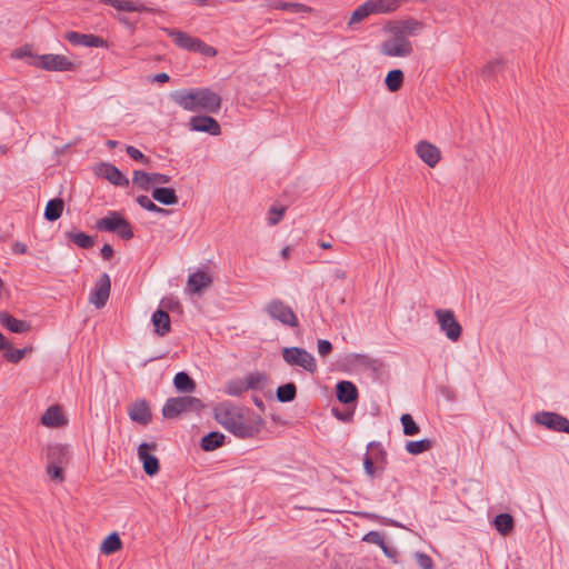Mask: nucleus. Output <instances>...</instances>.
I'll return each mask as SVG.
<instances>
[{
	"label": "nucleus",
	"instance_id": "f257e3e1",
	"mask_svg": "<svg viewBox=\"0 0 569 569\" xmlns=\"http://www.w3.org/2000/svg\"><path fill=\"white\" fill-rule=\"evenodd\" d=\"M213 416L218 423L241 439L256 437L264 425L259 415L228 401L218 403Z\"/></svg>",
	"mask_w": 569,
	"mask_h": 569
},
{
	"label": "nucleus",
	"instance_id": "f03ea898",
	"mask_svg": "<svg viewBox=\"0 0 569 569\" xmlns=\"http://www.w3.org/2000/svg\"><path fill=\"white\" fill-rule=\"evenodd\" d=\"M171 97L179 107L191 112L216 113L221 107L220 96L209 88L178 90Z\"/></svg>",
	"mask_w": 569,
	"mask_h": 569
},
{
	"label": "nucleus",
	"instance_id": "7ed1b4c3",
	"mask_svg": "<svg viewBox=\"0 0 569 569\" xmlns=\"http://www.w3.org/2000/svg\"><path fill=\"white\" fill-rule=\"evenodd\" d=\"M388 37L379 44V52L388 58H408L413 53V43L390 26L386 27Z\"/></svg>",
	"mask_w": 569,
	"mask_h": 569
},
{
	"label": "nucleus",
	"instance_id": "20e7f679",
	"mask_svg": "<svg viewBox=\"0 0 569 569\" xmlns=\"http://www.w3.org/2000/svg\"><path fill=\"white\" fill-rule=\"evenodd\" d=\"M163 31L170 38H172L174 44L181 49L192 51V52H198L206 57L217 56V50L213 47H211V46L207 44L206 42H203L202 40H200L199 38H194V37L190 36L189 33L177 30V29L163 28Z\"/></svg>",
	"mask_w": 569,
	"mask_h": 569
},
{
	"label": "nucleus",
	"instance_id": "39448f33",
	"mask_svg": "<svg viewBox=\"0 0 569 569\" xmlns=\"http://www.w3.org/2000/svg\"><path fill=\"white\" fill-rule=\"evenodd\" d=\"M202 408L203 405L200 399L191 396H182L168 399L162 408V415L164 418L173 419L183 412L199 411Z\"/></svg>",
	"mask_w": 569,
	"mask_h": 569
},
{
	"label": "nucleus",
	"instance_id": "423d86ee",
	"mask_svg": "<svg viewBox=\"0 0 569 569\" xmlns=\"http://www.w3.org/2000/svg\"><path fill=\"white\" fill-rule=\"evenodd\" d=\"M282 358L289 366L303 368L306 371L313 373L317 370L315 357L306 349L299 347H284L281 350Z\"/></svg>",
	"mask_w": 569,
	"mask_h": 569
},
{
	"label": "nucleus",
	"instance_id": "0eeeda50",
	"mask_svg": "<svg viewBox=\"0 0 569 569\" xmlns=\"http://www.w3.org/2000/svg\"><path fill=\"white\" fill-rule=\"evenodd\" d=\"M30 66L47 71H70L76 69V64L63 54H40L34 61L29 62Z\"/></svg>",
	"mask_w": 569,
	"mask_h": 569
},
{
	"label": "nucleus",
	"instance_id": "6e6552de",
	"mask_svg": "<svg viewBox=\"0 0 569 569\" xmlns=\"http://www.w3.org/2000/svg\"><path fill=\"white\" fill-rule=\"evenodd\" d=\"M435 317L440 327V330L449 340L456 342L460 339L462 335V327L456 319L452 310L437 309L435 310Z\"/></svg>",
	"mask_w": 569,
	"mask_h": 569
},
{
	"label": "nucleus",
	"instance_id": "1a4fd4ad",
	"mask_svg": "<svg viewBox=\"0 0 569 569\" xmlns=\"http://www.w3.org/2000/svg\"><path fill=\"white\" fill-rule=\"evenodd\" d=\"M266 312L270 318L281 322L283 326L297 327L298 318L291 307L280 300H272L266 306Z\"/></svg>",
	"mask_w": 569,
	"mask_h": 569
},
{
	"label": "nucleus",
	"instance_id": "9d476101",
	"mask_svg": "<svg viewBox=\"0 0 569 569\" xmlns=\"http://www.w3.org/2000/svg\"><path fill=\"white\" fill-rule=\"evenodd\" d=\"M158 445L156 442H142L138 447V458L142 462L144 472L152 477L160 470L159 459L153 455Z\"/></svg>",
	"mask_w": 569,
	"mask_h": 569
},
{
	"label": "nucleus",
	"instance_id": "9b49d317",
	"mask_svg": "<svg viewBox=\"0 0 569 569\" xmlns=\"http://www.w3.org/2000/svg\"><path fill=\"white\" fill-rule=\"evenodd\" d=\"M171 181V177L163 173H148L141 170L133 171L132 182L142 190L159 188L158 186L167 184Z\"/></svg>",
	"mask_w": 569,
	"mask_h": 569
},
{
	"label": "nucleus",
	"instance_id": "f8f14e48",
	"mask_svg": "<svg viewBox=\"0 0 569 569\" xmlns=\"http://www.w3.org/2000/svg\"><path fill=\"white\" fill-rule=\"evenodd\" d=\"M533 420L552 431L569 433V420L559 413L541 411L535 415Z\"/></svg>",
	"mask_w": 569,
	"mask_h": 569
},
{
	"label": "nucleus",
	"instance_id": "ddd939ff",
	"mask_svg": "<svg viewBox=\"0 0 569 569\" xmlns=\"http://www.w3.org/2000/svg\"><path fill=\"white\" fill-rule=\"evenodd\" d=\"M415 151L419 159L429 168H436L442 158L440 149L427 140L419 141L415 147Z\"/></svg>",
	"mask_w": 569,
	"mask_h": 569
},
{
	"label": "nucleus",
	"instance_id": "4468645a",
	"mask_svg": "<svg viewBox=\"0 0 569 569\" xmlns=\"http://www.w3.org/2000/svg\"><path fill=\"white\" fill-rule=\"evenodd\" d=\"M110 277L107 273H103L94 283L89 298L90 303L98 309L104 307L110 296Z\"/></svg>",
	"mask_w": 569,
	"mask_h": 569
},
{
	"label": "nucleus",
	"instance_id": "2eb2a0df",
	"mask_svg": "<svg viewBox=\"0 0 569 569\" xmlns=\"http://www.w3.org/2000/svg\"><path fill=\"white\" fill-rule=\"evenodd\" d=\"M212 276L206 270H197L189 274L186 290L189 293H201L212 284Z\"/></svg>",
	"mask_w": 569,
	"mask_h": 569
},
{
	"label": "nucleus",
	"instance_id": "dca6fc26",
	"mask_svg": "<svg viewBox=\"0 0 569 569\" xmlns=\"http://www.w3.org/2000/svg\"><path fill=\"white\" fill-rule=\"evenodd\" d=\"M189 126L192 131L207 132L212 136H218L221 132L218 121L209 116L192 117Z\"/></svg>",
	"mask_w": 569,
	"mask_h": 569
},
{
	"label": "nucleus",
	"instance_id": "f3484780",
	"mask_svg": "<svg viewBox=\"0 0 569 569\" xmlns=\"http://www.w3.org/2000/svg\"><path fill=\"white\" fill-rule=\"evenodd\" d=\"M41 423L48 428H61L68 425V419L60 406L49 407L41 417Z\"/></svg>",
	"mask_w": 569,
	"mask_h": 569
},
{
	"label": "nucleus",
	"instance_id": "a211bd4d",
	"mask_svg": "<svg viewBox=\"0 0 569 569\" xmlns=\"http://www.w3.org/2000/svg\"><path fill=\"white\" fill-rule=\"evenodd\" d=\"M389 26L393 30L399 32V34H401L402 37H406L408 39H409V37H415L417 34H419L425 29L423 22H421L417 19H413V18L400 20V21L390 23Z\"/></svg>",
	"mask_w": 569,
	"mask_h": 569
},
{
	"label": "nucleus",
	"instance_id": "6ab92c4d",
	"mask_svg": "<svg viewBox=\"0 0 569 569\" xmlns=\"http://www.w3.org/2000/svg\"><path fill=\"white\" fill-rule=\"evenodd\" d=\"M97 174L106 178L109 182L114 186H129V180L122 174V172L111 163H101L97 168Z\"/></svg>",
	"mask_w": 569,
	"mask_h": 569
},
{
	"label": "nucleus",
	"instance_id": "aec40b11",
	"mask_svg": "<svg viewBox=\"0 0 569 569\" xmlns=\"http://www.w3.org/2000/svg\"><path fill=\"white\" fill-rule=\"evenodd\" d=\"M130 419L140 425H148L151 421V412L144 400H137L128 408Z\"/></svg>",
	"mask_w": 569,
	"mask_h": 569
},
{
	"label": "nucleus",
	"instance_id": "412c9836",
	"mask_svg": "<svg viewBox=\"0 0 569 569\" xmlns=\"http://www.w3.org/2000/svg\"><path fill=\"white\" fill-rule=\"evenodd\" d=\"M0 325L13 333H26L31 330L29 322L11 316L8 311H0Z\"/></svg>",
	"mask_w": 569,
	"mask_h": 569
},
{
	"label": "nucleus",
	"instance_id": "4be33fe9",
	"mask_svg": "<svg viewBox=\"0 0 569 569\" xmlns=\"http://www.w3.org/2000/svg\"><path fill=\"white\" fill-rule=\"evenodd\" d=\"M66 39L72 44H80L84 47H106V41L94 34H83L74 31H70L66 34Z\"/></svg>",
	"mask_w": 569,
	"mask_h": 569
},
{
	"label": "nucleus",
	"instance_id": "5701e85b",
	"mask_svg": "<svg viewBox=\"0 0 569 569\" xmlns=\"http://www.w3.org/2000/svg\"><path fill=\"white\" fill-rule=\"evenodd\" d=\"M101 3L111 6L118 11L123 12H147L152 11V9L146 7L143 3L139 1L132 0H99Z\"/></svg>",
	"mask_w": 569,
	"mask_h": 569
},
{
	"label": "nucleus",
	"instance_id": "b1692460",
	"mask_svg": "<svg viewBox=\"0 0 569 569\" xmlns=\"http://www.w3.org/2000/svg\"><path fill=\"white\" fill-rule=\"evenodd\" d=\"M70 452L66 445H52L48 447L47 460L49 463L67 466L69 462Z\"/></svg>",
	"mask_w": 569,
	"mask_h": 569
},
{
	"label": "nucleus",
	"instance_id": "393cba45",
	"mask_svg": "<svg viewBox=\"0 0 569 569\" xmlns=\"http://www.w3.org/2000/svg\"><path fill=\"white\" fill-rule=\"evenodd\" d=\"M151 321L154 327V332L158 336L163 337L169 333L171 329V321L168 312L161 309L157 310L153 312Z\"/></svg>",
	"mask_w": 569,
	"mask_h": 569
},
{
	"label": "nucleus",
	"instance_id": "a878e982",
	"mask_svg": "<svg viewBox=\"0 0 569 569\" xmlns=\"http://www.w3.org/2000/svg\"><path fill=\"white\" fill-rule=\"evenodd\" d=\"M408 0H368L370 9L373 13H390L396 11L401 3Z\"/></svg>",
	"mask_w": 569,
	"mask_h": 569
},
{
	"label": "nucleus",
	"instance_id": "bb28decb",
	"mask_svg": "<svg viewBox=\"0 0 569 569\" xmlns=\"http://www.w3.org/2000/svg\"><path fill=\"white\" fill-rule=\"evenodd\" d=\"M358 397L356 386L350 381H340L337 385V398L342 403H350Z\"/></svg>",
	"mask_w": 569,
	"mask_h": 569
},
{
	"label": "nucleus",
	"instance_id": "cd10ccee",
	"mask_svg": "<svg viewBox=\"0 0 569 569\" xmlns=\"http://www.w3.org/2000/svg\"><path fill=\"white\" fill-rule=\"evenodd\" d=\"M152 198L166 206L178 203V197L172 188H154L152 190Z\"/></svg>",
	"mask_w": 569,
	"mask_h": 569
},
{
	"label": "nucleus",
	"instance_id": "c85d7f7f",
	"mask_svg": "<svg viewBox=\"0 0 569 569\" xmlns=\"http://www.w3.org/2000/svg\"><path fill=\"white\" fill-rule=\"evenodd\" d=\"M224 435L218 431H212L202 437L201 439V448L204 451H212L217 448L223 446L224 443Z\"/></svg>",
	"mask_w": 569,
	"mask_h": 569
},
{
	"label": "nucleus",
	"instance_id": "c756f323",
	"mask_svg": "<svg viewBox=\"0 0 569 569\" xmlns=\"http://www.w3.org/2000/svg\"><path fill=\"white\" fill-rule=\"evenodd\" d=\"M493 526L499 533L508 536L513 530V518L509 513H500L495 517Z\"/></svg>",
	"mask_w": 569,
	"mask_h": 569
},
{
	"label": "nucleus",
	"instance_id": "7c9ffc66",
	"mask_svg": "<svg viewBox=\"0 0 569 569\" xmlns=\"http://www.w3.org/2000/svg\"><path fill=\"white\" fill-rule=\"evenodd\" d=\"M405 76L402 70L393 69L386 76L385 83L390 92L399 91L403 86Z\"/></svg>",
	"mask_w": 569,
	"mask_h": 569
},
{
	"label": "nucleus",
	"instance_id": "2f4dec72",
	"mask_svg": "<svg viewBox=\"0 0 569 569\" xmlns=\"http://www.w3.org/2000/svg\"><path fill=\"white\" fill-rule=\"evenodd\" d=\"M123 218L120 217L117 212H111L109 216L99 220L97 223L98 229L114 232L118 230L120 224L123 222Z\"/></svg>",
	"mask_w": 569,
	"mask_h": 569
},
{
	"label": "nucleus",
	"instance_id": "473e14b6",
	"mask_svg": "<svg viewBox=\"0 0 569 569\" xmlns=\"http://www.w3.org/2000/svg\"><path fill=\"white\" fill-rule=\"evenodd\" d=\"M122 547L121 539L117 532H112L104 538L100 546V551L103 555H112L120 550Z\"/></svg>",
	"mask_w": 569,
	"mask_h": 569
},
{
	"label": "nucleus",
	"instance_id": "72a5a7b5",
	"mask_svg": "<svg viewBox=\"0 0 569 569\" xmlns=\"http://www.w3.org/2000/svg\"><path fill=\"white\" fill-rule=\"evenodd\" d=\"M63 207H64V203H63L62 199L56 198V199L50 200L46 206L44 218L48 221L58 220L62 214Z\"/></svg>",
	"mask_w": 569,
	"mask_h": 569
},
{
	"label": "nucleus",
	"instance_id": "f704fd0d",
	"mask_svg": "<svg viewBox=\"0 0 569 569\" xmlns=\"http://www.w3.org/2000/svg\"><path fill=\"white\" fill-rule=\"evenodd\" d=\"M173 383L180 392H192L196 388L194 381L186 372L177 373Z\"/></svg>",
	"mask_w": 569,
	"mask_h": 569
},
{
	"label": "nucleus",
	"instance_id": "c9c22d12",
	"mask_svg": "<svg viewBox=\"0 0 569 569\" xmlns=\"http://www.w3.org/2000/svg\"><path fill=\"white\" fill-rule=\"evenodd\" d=\"M32 350L33 348L31 346L23 349H14L11 342H9L8 348L3 349V357L9 362L18 363L27 353L32 352Z\"/></svg>",
	"mask_w": 569,
	"mask_h": 569
},
{
	"label": "nucleus",
	"instance_id": "e433bc0d",
	"mask_svg": "<svg viewBox=\"0 0 569 569\" xmlns=\"http://www.w3.org/2000/svg\"><path fill=\"white\" fill-rule=\"evenodd\" d=\"M266 380L267 378L263 373L252 372L243 378V383L246 385L247 391L257 390L264 386Z\"/></svg>",
	"mask_w": 569,
	"mask_h": 569
},
{
	"label": "nucleus",
	"instance_id": "4c0bfd02",
	"mask_svg": "<svg viewBox=\"0 0 569 569\" xmlns=\"http://www.w3.org/2000/svg\"><path fill=\"white\" fill-rule=\"evenodd\" d=\"M297 388L295 383L288 382L277 389V398L280 402H290L296 398Z\"/></svg>",
	"mask_w": 569,
	"mask_h": 569
},
{
	"label": "nucleus",
	"instance_id": "58836bf2",
	"mask_svg": "<svg viewBox=\"0 0 569 569\" xmlns=\"http://www.w3.org/2000/svg\"><path fill=\"white\" fill-rule=\"evenodd\" d=\"M432 441L429 439H422L418 441H409L406 445V450L411 455H419L430 450Z\"/></svg>",
	"mask_w": 569,
	"mask_h": 569
},
{
	"label": "nucleus",
	"instance_id": "ea45409f",
	"mask_svg": "<svg viewBox=\"0 0 569 569\" xmlns=\"http://www.w3.org/2000/svg\"><path fill=\"white\" fill-rule=\"evenodd\" d=\"M370 14H372V11L370 9V6L368 1L359 6L351 14L349 20V26L357 24L361 21H363L366 18H368Z\"/></svg>",
	"mask_w": 569,
	"mask_h": 569
},
{
	"label": "nucleus",
	"instance_id": "a19ab883",
	"mask_svg": "<svg viewBox=\"0 0 569 569\" xmlns=\"http://www.w3.org/2000/svg\"><path fill=\"white\" fill-rule=\"evenodd\" d=\"M67 236L80 248L88 249L93 246V239L84 232H69Z\"/></svg>",
	"mask_w": 569,
	"mask_h": 569
},
{
	"label": "nucleus",
	"instance_id": "79ce46f5",
	"mask_svg": "<svg viewBox=\"0 0 569 569\" xmlns=\"http://www.w3.org/2000/svg\"><path fill=\"white\" fill-rule=\"evenodd\" d=\"M274 8L280 9V10H289V11H293V12H306V13H309L312 11V8H310L306 4L296 3V2H284V1H278L274 4Z\"/></svg>",
	"mask_w": 569,
	"mask_h": 569
},
{
	"label": "nucleus",
	"instance_id": "37998d69",
	"mask_svg": "<svg viewBox=\"0 0 569 569\" xmlns=\"http://www.w3.org/2000/svg\"><path fill=\"white\" fill-rule=\"evenodd\" d=\"M400 420L403 427V433L406 436H415L419 432V426L415 422L409 413L402 415Z\"/></svg>",
	"mask_w": 569,
	"mask_h": 569
},
{
	"label": "nucleus",
	"instance_id": "c03bdc74",
	"mask_svg": "<svg viewBox=\"0 0 569 569\" xmlns=\"http://www.w3.org/2000/svg\"><path fill=\"white\" fill-rule=\"evenodd\" d=\"M40 54H34L32 46L24 44L14 51H12L11 57L13 59H29L28 63L30 61H34V58L39 57Z\"/></svg>",
	"mask_w": 569,
	"mask_h": 569
},
{
	"label": "nucleus",
	"instance_id": "a18cd8bd",
	"mask_svg": "<svg viewBox=\"0 0 569 569\" xmlns=\"http://www.w3.org/2000/svg\"><path fill=\"white\" fill-rule=\"evenodd\" d=\"M226 391L230 396H240L247 391L243 379L231 380L226 386Z\"/></svg>",
	"mask_w": 569,
	"mask_h": 569
},
{
	"label": "nucleus",
	"instance_id": "49530a36",
	"mask_svg": "<svg viewBox=\"0 0 569 569\" xmlns=\"http://www.w3.org/2000/svg\"><path fill=\"white\" fill-rule=\"evenodd\" d=\"M137 202L139 203L140 207H142L143 209H146L148 211L159 212V213H168V210L162 209V208L158 207L157 204H154L151 201V199H149L147 196H139L137 198Z\"/></svg>",
	"mask_w": 569,
	"mask_h": 569
},
{
	"label": "nucleus",
	"instance_id": "de8ad7c7",
	"mask_svg": "<svg viewBox=\"0 0 569 569\" xmlns=\"http://www.w3.org/2000/svg\"><path fill=\"white\" fill-rule=\"evenodd\" d=\"M63 466L49 463L47 465V473L51 480L62 482L64 480Z\"/></svg>",
	"mask_w": 569,
	"mask_h": 569
},
{
	"label": "nucleus",
	"instance_id": "09e8293b",
	"mask_svg": "<svg viewBox=\"0 0 569 569\" xmlns=\"http://www.w3.org/2000/svg\"><path fill=\"white\" fill-rule=\"evenodd\" d=\"M502 62L500 60H491L485 64L481 70V76L486 79L491 78L501 69Z\"/></svg>",
	"mask_w": 569,
	"mask_h": 569
},
{
	"label": "nucleus",
	"instance_id": "8fccbe9b",
	"mask_svg": "<svg viewBox=\"0 0 569 569\" xmlns=\"http://www.w3.org/2000/svg\"><path fill=\"white\" fill-rule=\"evenodd\" d=\"M363 541L379 546L385 552H387V546L385 545L383 536L378 531H370L362 538Z\"/></svg>",
	"mask_w": 569,
	"mask_h": 569
},
{
	"label": "nucleus",
	"instance_id": "3c124183",
	"mask_svg": "<svg viewBox=\"0 0 569 569\" xmlns=\"http://www.w3.org/2000/svg\"><path fill=\"white\" fill-rule=\"evenodd\" d=\"M283 214H284L283 207H281V208L271 207L269 210L268 222L271 226H276L282 219Z\"/></svg>",
	"mask_w": 569,
	"mask_h": 569
},
{
	"label": "nucleus",
	"instance_id": "603ef678",
	"mask_svg": "<svg viewBox=\"0 0 569 569\" xmlns=\"http://www.w3.org/2000/svg\"><path fill=\"white\" fill-rule=\"evenodd\" d=\"M415 558H416L418 566L421 569H432L433 568V561L428 555H426L423 552H417L415 555Z\"/></svg>",
	"mask_w": 569,
	"mask_h": 569
},
{
	"label": "nucleus",
	"instance_id": "864d4df0",
	"mask_svg": "<svg viewBox=\"0 0 569 569\" xmlns=\"http://www.w3.org/2000/svg\"><path fill=\"white\" fill-rule=\"evenodd\" d=\"M117 232L122 239L126 240H129L133 237L131 226L127 220H123V222L118 228Z\"/></svg>",
	"mask_w": 569,
	"mask_h": 569
},
{
	"label": "nucleus",
	"instance_id": "5fc2aeb1",
	"mask_svg": "<svg viewBox=\"0 0 569 569\" xmlns=\"http://www.w3.org/2000/svg\"><path fill=\"white\" fill-rule=\"evenodd\" d=\"M127 153L136 161H141L143 163L148 162V158L140 150L132 146L127 147Z\"/></svg>",
	"mask_w": 569,
	"mask_h": 569
},
{
	"label": "nucleus",
	"instance_id": "6e6d98bb",
	"mask_svg": "<svg viewBox=\"0 0 569 569\" xmlns=\"http://www.w3.org/2000/svg\"><path fill=\"white\" fill-rule=\"evenodd\" d=\"M332 351V345L330 341L325 339L318 340V353L321 357H327Z\"/></svg>",
	"mask_w": 569,
	"mask_h": 569
},
{
	"label": "nucleus",
	"instance_id": "4d7b16f0",
	"mask_svg": "<svg viewBox=\"0 0 569 569\" xmlns=\"http://www.w3.org/2000/svg\"><path fill=\"white\" fill-rule=\"evenodd\" d=\"M331 278L337 281H343L347 278V271L340 267L331 270Z\"/></svg>",
	"mask_w": 569,
	"mask_h": 569
},
{
	"label": "nucleus",
	"instance_id": "13d9d810",
	"mask_svg": "<svg viewBox=\"0 0 569 569\" xmlns=\"http://www.w3.org/2000/svg\"><path fill=\"white\" fill-rule=\"evenodd\" d=\"M363 467H365L366 473L368 476H370V477L375 476L376 468H375V465H373V461L371 458L366 457V459L363 461Z\"/></svg>",
	"mask_w": 569,
	"mask_h": 569
},
{
	"label": "nucleus",
	"instance_id": "bf43d9fd",
	"mask_svg": "<svg viewBox=\"0 0 569 569\" xmlns=\"http://www.w3.org/2000/svg\"><path fill=\"white\" fill-rule=\"evenodd\" d=\"M11 249H12V252L16 254H23L27 252V246L20 241L13 242Z\"/></svg>",
	"mask_w": 569,
	"mask_h": 569
},
{
	"label": "nucleus",
	"instance_id": "052dcab7",
	"mask_svg": "<svg viewBox=\"0 0 569 569\" xmlns=\"http://www.w3.org/2000/svg\"><path fill=\"white\" fill-rule=\"evenodd\" d=\"M101 256L103 259L109 260L113 256V249L110 244H104L101 249Z\"/></svg>",
	"mask_w": 569,
	"mask_h": 569
},
{
	"label": "nucleus",
	"instance_id": "680f3d73",
	"mask_svg": "<svg viewBox=\"0 0 569 569\" xmlns=\"http://www.w3.org/2000/svg\"><path fill=\"white\" fill-rule=\"evenodd\" d=\"M169 79L170 78L166 72H161V73H157L156 76H153L152 81L159 82V83H164V82L169 81Z\"/></svg>",
	"mask_w": 569,
	"mask_h": 569
},
{
	"label": "nucleus",
	"instance_id": "e2e57ef3",
	"mask_svg": "<svg viewBox=\"0 0 569 569\" xmlns=\"http://www.w3.org/2000/svg\"><path fill=\"white\" fill-rule=\"evenodd\" d=\"M9 340L0 332V350L3 351L4 348H8Z\"/></svg>",
	"mask_w": 569,
	"mask_h": 569
},
{
	"label": "nucleus",
	"instance_id": "0e129e2a",
	"mask_svg": "<svg viewBox=\"0 0 569 569\" xmlns=\"http://www.w3.org/2000/svg\"><path fill=\"white\" fill-rule=\"evenodd\" d=\"M289 254H290V248L289 247L283 248L281 251L282 258L287 259L289 257Z\"/></svg>",
	"mask_w": 569,
	"mask_h": 569
},
{
	"label": "nucleus",
	"instance_id": "69168bd1",
	"mask_svg": "<svg viewBox=\"0 0 569 569\" xmlns=\"http://www.w3.org/2000/svg\"><path fill=\"white\" fill-rule=\"evenodd\" d=\"M320 247H321L322 249H330V248H331V243H330V242H325V241H322V242H320Z\"/></svg>",
	"mask_w": 569,
	"mask_h": 569
},
{
	"label": "nucleus",
	"instance_id": "338daca9",
	"mask_svg": "<svg viewBox=\"0 0 569 569\" xmlns=\"http://www.w3.org/2000/svg\"><path fill=\"white\" fill-rule=\"evenodd\" d=\"M107 146H108L109 148H114V147L117 146V141H114V140H108V141H107Z\"/></svg>",
	"mask_w": 569,
	"mask_h": 569
},
{
	"label": "nucleus",
	"instance_id": "774afa93",
	"mask_svg": "<svg viewBox=\"0 0 569 569\" xmlns=\"http://www.w3.org/2000/svg\"><path fill=\"white\" fill-rule=\"evenodd\" d=\"M337 417H338L339 419H341V420H346V419H347L346 417H343V413L337 415Z\"/></svg>",
	"mask_w": 569,
	"mask_h": 569
}]
</instances>
